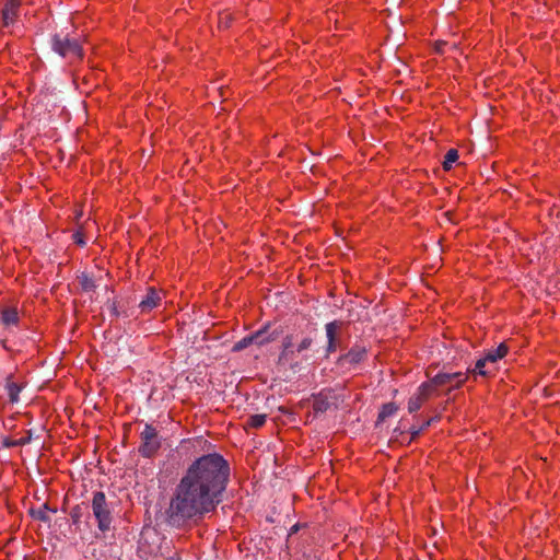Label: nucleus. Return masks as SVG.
Instances as JSON below:
<instances>
[{
	"instance_id": "10",
	"label": "nucleus",
	"mask_w": 560,
	"mask_h": 560,
	"mask_svg": "<svg viewBox=\"0 0 560 560\" xmlns=\"http://www.w3.org/2000/svg\"><path fill=\"white\" fill-rule=\"evenodd\" d=\"M366 348L362 345H354L347 353L340 357L339 361L348 364H358L366 357Z\"/></svg>"
},
{
	"instance_id": "15",
	"label": "nucleus",
	"mask_w": 560,
	"mask_h": 560,
	"mask_svg": "<svg viewBox=\"0 0 560 560\" xmlns=\"http://www.w3.org/2000/svg\"><path fill=\"white\" fill-rule=\"evenodd\" d=\"M425 400L433 396L439 395V386L434 383V377H432L429 382L422 383L417 390Z\"/></svg>"
},
{
	"instance_id": "24",
	"label": "nucleus",
	"mask_w": 560,
	"mask_h": 560,
	"mask_svg": "<svg viewBox=\"0 0 560 560\" xmlns=\"http://www.w3.org/2000/svg\"><path fill=\"white\" fill-rule=\"evenodd\" d=\"M432 421H433V419H429L421 427L412 425L410 428L411 440L416 439L424 429L430 427Z\"/></svg>"
},
{
	"instance_id": "4",
	"label": "nucleus",
	"mask_w": 560,
	"mask_h": 560,
	"mask_svg": "<svg viewBox=\"0 0 560 560\" xmlns=\"http://www.w3.org/2000/svg\"><path fill=\"white\" fill-rule=\"evenodd\" d=\"M92 511L97 521L98 529L103 533L109 530L112 524V512L104 492L96 491L93 493Z\"/></svg>"
},
{
	"instance_id": "23",
	"label": "nucleus",
	"mask_w": 560,
	"mask_h": 560,
	"mask_svg": "<svg viewBox=\"0 0 560 560\" xmlns=\"http://www.w3.org/2000/svg\"><path fill=\"white\" fill-rule=\"evenodd\" d=\"M79 283H80L82 290L86 291V292L94 291L96 288L94 280L91 277H89L86 273H82L79 277Z\"/></svg>"
},
{
	"instance_id": "12",
	"label": "nucleus",
	"mask_w": 560,
	"mask_h": 560,
	"mask_svg": "<svg viewBox=\"0 0 560 560\" xmlns=\"http://www.w3.org/2000/svg\"><path fill=\"white\" fill-rule=\"evenodd\" d=\"M510 351L506 342H501L497 348L489 349L485 352L483 357L490 363L491 366H497V363L504 359Z\"/></svg>"
},
{
	"instance_id": "6",
	"label": "nucleus",
	"mask_w": 560,
	"mask_h": 560,
	"mask_svg": "<svg viewBox=\"0 0 560 560\" xmlns=\"http://www.w3.org/2000/svg\"><path fill=\"white\" fill-rule=\"evenodd\" d=\"M466 382L467 373L465 372L439 373L434 376V383L439 388L445 387L448 393L460 388Z\"/></svg>"
},
{
	"instance_id": "14",
	"label": "nucleus",
	"mask_w": 560,
	"mask_h": 560,
	"mask_svg": "<svg viewBox=\"0 0 560 560\" xmlns=\"http://www.w3.org/2000/svg\"><path fill=\"white\" fill-rule=\"evenodd\" d=\"M24 388L23 383H16L13 381V377L10 375L5 380V389L8 393L9 401L11 404H16L20 400V393Z\"/></svg>"
},
{
	"instance_id": "17",
	"label": "nucleus",
	"mask_w": 560,
	"mask_h": 560,
	"mask_svg": "<svg viewBox=\"0 0 560 560\" xmlns=\"http://www.w3.org/2000/svg\"><path fill=\"white\" fill-rule=\"evenodd\" d=\"M341 324L337 320L329 322L325 325L327 341H337V332Z\"/></svg>"
},
{
	"instance_id": "29",
	"label": "nucleus",
	"mask_w": 560,
	"mask_h": 560,
	"mask_svg": "<svg viewBox=\"0 0 560 560\" xmlns=\"http://www.w3.org/2000/svg\"><path fill=\"white\" fill-rule=\"evenodd\" d=\"M224 26H229L228 20H224Z\"/></svg>"
},
{
	"instance_id": "3",
	"label": "nucleus",
	"mask_w": 560,
	"mask_h": 560,
	"mask_svg": "<svg viewBox=\"0 0 560 560\" xmlns=\"http://www.w3.org/2000/svg\"><path fill=\"white\" fill-rule=\"evenodd\" d=\"M51 47L55 52L63 58L79 60L83 58V49L80 40L68 34H55L51 38Z\"/></svg>"
},
{
	"instance_id": "7",
	"label": "nucleus",
	"mask_w": 560,
	"mask_h": 560,
	"mask_svg": "<svg viewBox=\"0 0 560 560\" xmlns=\"http://www.w3.org/2000/svg\"><path fill=\"white\" fill-rule=\"evenodd\" d=\"M163 292L158 291L155 288L151 287L148 289L145 296L140 301L139 308L141 313H149L152 310L156 308L163 299Z\"/></svg>"
},
{
	"instance_id": "27",
	"label": "nucleus",
	"mask_w": 560,
	"mask_h": 560,
	"mask_svg": "<svg viewBox=\"0 0 560 560\" xmlns=\"http://www.w3.org/2000/svg\"><path fill=\"white\" fill-rule=\"evenodd\" d=\"M446 45L445 42H436L435 45H434V49L438 54H443L444 50H443V46Z\"/></svg>"
},
{
	"instance_id": "22",
	"label": "nucleus",
	"mask_w": 560,
	"mask_h": 560,
	"mask_svg": "<svg viewBox=\"0 0 560 560\" xmlns=\"http://www.w3.org/2000/svg\"><path fill=\"white\" fill-rule=\"evenodd\" d=\"M266 415H253L248 418L246 427L252 429H259L266 423Z\"/></svg>"
},
{
	"instance_id": "20",
	"label": "nucleus",
	"mask_w": 560,
	"mask_h": 560,
	"mask_svg": "<svg viewBox=\"0 0 560 560\" xmlns=\"http://www.w3.org/2000/svg\"><path fill=\"white\" fill-rule=\"evenodd\" d=\"M50 511V509L48 508V504H44L42 508H39L38 510H32V516L38 521H42V522H49L50 521V517L48 515V512ZM51 512H55V510H51Z\"/></svg>"
},
{
	"instance_id": "21",
	"label": "nucleus",
	"mask_w": 560,
	"mask_h": 560,
	"mask_svg": "<svg viewBox=\"0 0 560 560\" xmlns=\"http://www.w3.org/2000/svg\"><path fill=\"white\" fill-rule=\"evenodd\" d=\"M458 160V152L457 150L455 149H450L445 156H444V161H443V168L445 171H448L452 168L453 164Z\"/></svg>"
},
{
	"instance_id": "8",
	"label": "nucleus",
	"mask_w": 560,
	"mask_h": 560,
	"mask_svg": "<svg viewBox=\"0 0 560 560\" xmlns=\"http://www.w3.org/2000/svg\"><path fill=\"white\" fill-rule=\"evenodd\" d=\"M23 0H5L2 9V25L8 27L15 23Z\"/></svg>"
},
{
	"instance_id": "16",
	"label": "nucleus",
	"mask_w": 560,
	"mask_h": 560,
	"mask_svg": "<svg viewBox=\"0 0 560 560\" xmlns=\"http://www.w3.org/2000/svg\"><path fill=\"white\" fill-rule=\"evenodd\" d=\"M257 337L258 336H255V332H253V334H250L248 336H245L244 338H242L241 340L236 341L233 345L232 351L233 352H240V351L246 349L247 347H249L252 345H256Z\"/></svg>"
},
{
	"instance_id": "9",
	"label": "nucleus",
	"mask_w": 560,
	"mask_h": 560,
	"mask_svg": "<svg viewBox=\"0 0 560 560\" xmlns=\"http://www.w3.org/2000/svg\"><path fill=\"white\" fill-rule=\"evenodd\" d=\"M497 366H491L490 363L486 360V358L481 357L476 361L475 366L468 369L465 373H467V376L469 374H472L475 376H493L497 373Z\"/></svg>"
},
{
	"instance_id": "19",
	"label": "nucleus",
	"mask_w": 560,
	"mask_h": 560,
	"mask_svg": "<svg viewBox=\"0 0 560 560\" xmlns=\"http://www.w3.org/2000/svg\"><path fill=\"white\" fill-rule=\"evenodd\" d=\"M398 410V407L394 402H388L383 405L380 413H378V420L384 421L386 418L392 417L395 415Z\"/></svg>"
},
{
	"instance_id": "25",
	"label": "nucleus",
	"mask_w": 560,
	"mask_h": 560,
	"mask_svg": "<svg viewBox=\"0 0 560 560\" xmlns=\"http://www.w3.org/2000/svg\"><path fill=\"white\" fill-rule=\"evenodd\" d=\"M72 237H73L74 243L80 246H84L86 244L84 234L82 231L74 232Z\"/></svg>"
},
{
	"instance_id": "1",
	"label": "nucleus",
	"mask_w": 560,
	"mask_h": 560,
	"mask_svg": "<svg viewBox=\"0 0 560 560\" xmlns=\"http://www.w3.org/2000/svg\"><path fill=\"white\" fill-rule=\"evenodd\" d=\"M230 478V466L218 453L194 460L176 485L167 508L173 524L202 518L217 510L223 500Z\"/></svg>"
},
{
	"instance_id": "5",
	"label": "nucleus",
	"mask_w": 560,
	"mask_h": 560,
	"mask_svg": "<svg viewBox=\"0 0 560 560\" xmlns=\"http://www.w3.org/2000/svg\"><path fill=\"white\" fill-rule=\"evenodd\" d=\"M141 444L139 446V453L145 458L153 457L161 448V441L158 431L151 424H145L143 431L140 434Z\"/></svg>"
},
{
	"instance_id": "2",
	"label": "nucleus",
	"mask_w": 560,
	"mask_h": 560,
	"mask_svg": "<svg viewBox=\"0 0 560 560\" xmlns=\"http://www.w3.org/2000/svg\"><path fill=\"white\" fill-rule=\"evenodd\" d=\"M314 337L315 328L313 327H308L307 330L300 331L294 329L285 334L281 339L278 362L280 364L289 363L293 368V362L299 357H301L302 359H307L304 352L312 348L314 343Z\"/></svg>"
},
{
	"instance_id": "18",
	"label": "nucleus",
	"mask_w": 560,
	"mask_h": 560,
	"mask_svg": "<svg viewBox=\"0 0 560 560\" xmlns=\"http://www.w3.org/2000/svg\"><path fill=\"white\" fill-rule=\"evenodd\" d=\"M427 400L417 392L408 401V411L417 412Z\"/></svg>"
},
{
	"instance_id": "13",
	"label": "nucleus",
	"mask_w": 560,
	"mask_h": 560,
	"mask_svg": "<svg viewBox=\"0 0 560 560\" xmlns=\"http://www.w3.org/2000/svg\"><path fill=\"white\" fill-rule=\"evenodd\" d=\"M0 320L5 326H18L20 323L19 311L15 306H0Z\"/></svg>"
},
{
	"instance_id": "28",
	"label": "nucleus",
	"mask_w": 560,
	"mask_h": 560,
	"mask_svg": "<svg viewBox=\"0 0 560 560\" xmlns=\"http://www.w3.org/2000/svg\"><path fill=\"white\" fill-rule=\"evenodd\" d=\"M228 18V14H223L220 16L219 25L221 26L223 24V19Z\"/></svg>"
},
{
	"instance_id": "26",
	"label": "nucleus",
	"mask_w": 560,
	"mask_h": 560,
	"mask_svg": "<svg viewBox=\"0 0 560 560\" xmlns=\"http://www.w3.org/2000/svg\"><path fill=\"white\" fill-rule=\"evenodd\" d=\"M338 348L337 341H327L326 352L328 354L336 352Z\"/></svg>"
},
{
	"instance_id": "11",
	"label": "nucleus",
	"mask_w": 560,
	"mask_h": 560,
	"mask_svg": "<svg viewBox=\"0 0 560 560\" xmlns=\"http://www.w3.org/2000/svg\"><path fill=\"white\" fill-rule=\"evenodd\" d=\"M280 332V329L270 330V324H267L255 331V336H259L257 337L256 345L259 347L266 346L275 341L279 337Z\"/></svg>"
},
{
	"instance_id": "30",
	"label": "nucleus",
	"mask_w": 560,
	"mask_h": 560,
	"mask_svg": "<svg viewBox=\"0 0 560 560\" xmlns=\"http://www.w3.org/2000/svg\"><path fill=\"white\" fill-rule=\"evenodd\" d=\"M224 26H229L228 20H224Z\"/></svg>"
}]
</instances>
